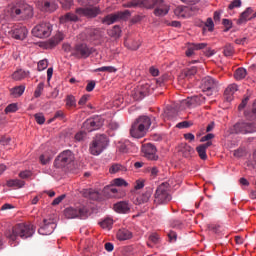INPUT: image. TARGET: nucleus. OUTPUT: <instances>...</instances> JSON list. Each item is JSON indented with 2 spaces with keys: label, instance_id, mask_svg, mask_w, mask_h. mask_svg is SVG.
Returning <instances> with one entry per match:
<instances>
[{
  "label": "nucleus",
  "instance_id": "1",
  "mask_svg": "<svg viewBox=\"0 0 256 256\" xmlns=\"http://www.w3.org/2000/svg\"><path fill=\"white\" fill-rule=\"evenodd\" d=\"M139 5L146 9H154L156 17H165L169 13V6L163 0H132L125 7H137Z\"/></svg>",
  "mask_w": 256,
  "mask_h": 256
},
{
  "label": "nucleus",
  "instance_id": "2",
  "mask_svg": "<svg viewBox=\"0 0 256 256\" xmlns=\"http://www.w3.org/2000/svg\"><path fill=\"white\" fill-rule=\"evenodd\" d=\"M35 227L32 224L20 223L16 224L11 229L6 230L5 237L10 241H17V237L21 239H29L33 237Z\"/></svg>",
  "mask_w": 256,
  "mask_h": 256
},
{
  "label": "nucleus",
  "instance_id": "3",
  "mask_svg": "<svg viewBox=\"0 0 256 256\" xmlns=\"http://www.w3.org/2000/svg\"><path fill=\"white\" fill-rule=\"evenodd\" d=\"M150 127H151V118H149L148 116H140L132 124L130 129V135L135 139H141L145 137Z\"/></svg>",
  "mask_w": 256,
  "mask_h": 256
},
{
  "label": "nucleus",
  "instance_id": "4",
  "mask_svg": "<svg viewBox=\"0 0 256 256\" xmlns=\"http://www.w3.org/2000/svg\"><path fill=\"white\" fill-rule=\"evenodd\" d=\"M7 13L13 19H27L33 17V8L28 4L18 3L14 6H9Z\"/></svg>",
  "mask_w": 256,
  "mask_h": 256
},
{
  "label": "nucleus",
  "instance_id": "5",
  "mask_svg": "<svg viewBox=\"0 0 256 256\" xmlns=\"http://www.w3.org/2000/svg\"><path fill=\"white\" fill-rule=\"evenodd\" d=\"M172 197L169 193V184L162 183L160 184L154 194V203L155 205H167L171 201Z\"/></svg>",
  "mask_w": 256,
  "mask_h": 256
},
{
  "label": "nucleus",
  "instance_id": "6",
  "mask_svg": "<svg viewBox=\"0 0 256 256\" xmlns=\"http://www.w3.org/2000/svg\"><path fill=\"white\" fill-rule=\"evenodd\" d=\"M108 143L109 140H107L106 135H97L90 144L89 151L91 155H101L103 150L107 147Z\"/></svg>",
  "mask_w": 256,
  "mask_h": 256
},
{
  "label": "nucleus",
  "instance_id": "7",
  "mask_svg": "<svg viewBox=\"0 0 256 256\" xmlns=\"http://www.w3.org/2000/svg\"><path fill=\"white\" fill-rule=\"evenodd\" d=\"M75 161V155L70 150L63 151L54 161V167L57 169H63V167H67V165H71Z\"/></svg>",
  "mask_w": 256,
  "mask_h": 256
},
{
  "label": "nucleus",
  "instance_id": "8",
  "mask_svg": "<svg viewBox=\"0 0 256 256\" xmlns=\"http://www.w3.org/2000/svg\"><path fill=\"white\" fill-rule=\"evenodd\" d=\"M52 31L53 26L51 25V23L43 22L32 29V34L34 35V37H38L39 39H45L51 36Z\"/></svg>",
  "mask_w": 256,
  "mask_h": 256
},
{
  "label": "nucleus",
  "instance_id": "9",
  "mask_svg": "<svg viewBox=\"0 0 256 256\" xmlns=\"http://www.w3.org/2000/svg\"><path fill=\"white\" fill-rule=\"evenodd\" d=\"M95 53V48L89 47L85 43L77 44L72 52L73 57H76V59H87L90 55H93Z\"/></svg>",
  "mask_w": 256,
  "mask_h": 256
},
{
  "label": "nucleus",
  "instance_id": "10",
  "mask_svg": "<svg viewBox=\"0 0 256 256\" xmlns=\"http://www.w3.org/2000/svg\"><path fill=\"white\" fill-rule=\"evenodd\" d=\"M87 208L80 207H68L64 210V216L66 219H85L87 218Z\"/></svg>",
  "mask_w": 256,
  "mask_h": 256
},
{
  "label": "nucleus",
  "instance_id": "11",
  "mask_svg": "<svg viewBox=\"0 0 256 256\" xmlns=\"http://www.w3.org/2000/svg\"><path fill=\"white\" fill-rule=\"evenodd\" d=\"M129 15H131L129 10H125L122 12L108 14L104 18H102L101 21L104 25H113V23H117V21H119L121 19H127V17H129Z\"/></svg>",
  "mask_w": 256,
  "mask_h": 256
},
{
  "label": "nucleus",
  "instance_id": "12",
  "mask_svg": "<svg viewBox=\"0 0 256 256\" xmlns=\"http://www.w3.org/2000/svg\"><path fill=\"white\" fill-rule=\"evenodd\" d=\"M215 87H217L216 79L210 76H206L205 78L202 79L201 89L203 93H206L208 97H211V95H213V91H215Z\"/></svg>",
  "mask_w": 256,
  "mask_h": 256
},
{
  "label": "nucleus",
  "instance_id": "13",
  "mask_svg": "<svg viewBox=\"0 0 256 256\" xmlns=\"http://www.w3.org/2000/svg\"><path fill=\"white\" fill-rule=\"evenodd\" d=\"M103 127V120L101 117L97 116L94 118H89L83 123V129L91 133V131H97Z\"/></svg>",
  "mask_w": 256,
  "mask_h": 256
},
{
  "label": "nucleus",
  "instance_id": "14",
  "mask_svg": "<svg viewBox=\"0 0 256 256\" xmlns=\"http://www.w3.org/2000/svg\"><path fill=\"white\" fill-rule=\"evenodd\" d=\"M235 133H241L242 135H247V133H255L256 126L249 122H238L234 125Z\"/></svg>",
  "mask_w": 256,
  "mask_h": 256
},
{
  "label": "nucleus",
  "instance_id": "15",
  "mask_svg": "<svg viewBox=\"0 0 256 256\" xmlns=\"http://www.w3.org/2000/svg\"><path fill=\"white\" fill-rule=\"evenodd\" d=\"M142 153L149 161H157V159H159V156H157V148L151 143L142 145Z\"/></svg>",
  "mask_w": 256,
  "mask_h": 256
},
{
  "label": "nucleus",
  "instance_id": "16",
  "mask_svg": "<svg viewBox=\"0 0 256 256\" xmlns=\"http://www.w3.org/2000/svg\"><path fill=\"white\" fill-rule=\"evenodd\" d=\"M28 33L29 31L27 30V27L23 25H17L11 31H9V35L13 37V39H18L19 41L26 39Z\"/></svg>",
  "mask_w": 256,
  "mask_h": 256
},
{
  "label": "nucleus",
  "instance_id": "17",
  "mask_svg": "<svg viewBox=\"0 0 256 256\" xmlns=\"http://www.w3.org/2000/svg\"><path fill=\"white\" fill-rule=\"evenodd\" d=\"M55 227H57V224L53 220L44 219L38 233L39 235H51L55 231Z\"/></svg>",
  "mask_w": 256,
  "mask_h": 256
},
{
  "label": "nucleus",
  "instance_id": "18",
  "mask_svg": "<svg viewBox=\"0 0 256 256\" xmlns=\"http://www.w3.org/2000/svg\"><path fill=\"white\" fill-rule=\"evenodd\" d=\"M76 13L78 15H84V17H88L89 19H93L99 13V8L97 7L78 8L76 9Z\"/></svg>",
  "mask_w": 256,
  "mask_h": 256
},
{
  "label": "nucleus",
  "instance_id": "19",
  "mask_svg": "<svg viewBox=\"0 0 256 256\" xmlns=\"http://www.w3.org/2000/svg\"><path fill=\"white\" fill-rule=\"evenodd\" d=\"M114 211H116V213L123 214L131 213V204L127 201H120L114 204Z\"/></svg>",
  "mask_w": 256,
  "mask_h": 256
},
{
  "label": "nucleus",
  "instance_id": "20",
  "mask_svg": "<svg viewBox=\"0 0 256 256\" xmlns=\"http://www.w3.org/2000/svg\"><path fill=\"white\" fill-rule=\"evenodd\" d=\"M118 241H127L133 238V233L127 229H120L116 233Z\"/></svg>",
  "mask_w": 256,
  "mask_h": 256
},
{
  "label": "nucleus",
  "instance_id": "21",
  "mask_svg": "<svg viewBox=\"0 0 256 256\" xmlns=\"http://www.w3.org/2000/svg\"><path fill=\"white\" fill-rule=\"evenodd\" d=\"M205 97L203 95H197V96H193L191 98H188L187 100V104L191 107H195L197 105H203V103H205Z\"/></svg>",
  "mask_w": 256,
  "mask_h": 256
},
{
  "label": "nucleus",
  "instance_id": "22",
  "mask_svg": "<svg viewBox=\"0 0 256 256\" xmlns=\"http://www.w3.org/2000/svg\"><path fill=\"white\" fill-rule=\"evenodd\" d=\"M180 153H182V155L186 159H189L190 157H192L195 154V149H193V147H191L190 145L182 144L180 146Z\"/></svg>",
  "mask_w": 256,
  "mask_h": 256
},
{
  "label": "nucleus",
  "instance_id": "23",
  "mask_svg": "<svg viewBox=\"0 0 256 256\" xmlns=\"http://www.w3.org/2000/svg\"><path fill=\"white\" fill-rule=\"evenodd\" d=\"M64 39H65V34H63L62 32H58L54 36V39H51L49 41L50 48L53 49V47H57V45H59V43H61V41H63Z\"/></svg>",
  "mask_w": 256,
  "mask_h": 256
},
{
  "label": "nucleus",
  "instance_id": "24",
  "mask_svg": "<svg viewBox=\"0 0 256 256\" xmlns=\"http://www.w3.org/2000/svg\"><path fill=\"white\" fill-rule=\"evenodd\" d=\"M237 91V85L236 84H230L225 92L224 95L226 97V101H231L233 99V94Z\"/></svg>",
  "mask_w": 256,
  "mask_h": 256
},
{
  "label": "nucleus",
  "instance_id": "25",
  "mask_svg": "<svg viewBox=\"0 0 256 256\" xmlns=\"http://www.w3.org/2000/svg\"><path fill=\"white\" fill-rule=\"evenodd\" d=\"M42 11L52 13V11L57 10V4L55 2H50V1H44L42 2Z\"/></svg>",
  "mask_w": 256,
  "mask_h": 256
},
{
  "label": "nucleus",
  "instance_id": "26",
  "mask_svg": "<svg viewBox=\"0 0 256 256\" xmlns=\"http://www.w3.org/2000/svg\"><path fill=\"white\" fill-rule=\"evenodd\" d=\"M84 197L87 199H91L92 201H97L99 199V192L93 190V189H86L83 192Z\"/></svg>",
  "mask_w": 256,
  "mask_h": 256
},
{
  "label": "nucleus",
  "instance_id": "27",
  "mask_svg": "<svg viewBox=\"0 0 256 256\" xmlns=\"http://www.w3.org/2000/svg\"><path fill=\"white\" fill-rule=\"evenodd\" d=\"M7 187H16V189H21L25 187V181L19 179H11L6 182Z\"/></svg>",
  "mask_w": 256,
  "mask_h": 256
},
{
  "label": "nucleus",
  "instance_id": "28",
  "mask_svg": "<svg viewBox=\"0 0 256 256\" xmlns=\"http://www.w3.org/2000/svg\"><path fill=\"white\" fill-rule=\"evenodd\" d=\"M29 75V71H25V70H17L12 74V79H14V81H22V79H25V77H27Z\"/></svg>",
  "mask_w": 256,
  "mask_h": 256
},
{
  "label": "nucleus",
  "instance_id": "29",
  "mask_svg": "<svg viewBox=\"0 0 256 256\" xmlns=\"http://www.w3.org/2000/svg\"><path fill=\"white\" fill-rule=\"evenodd\" d=\"M69 21H79V17L73 13H66L64 16L60 17V23H69Z\"/></svg>",
  "mask_w": 256,
  "mask_h": 256
},
{
  "label": "nucleus",
  "instance_id": "30",
  "mask_svg": "<svg viewBox=\"0 0 256 256\" xmlns=\"http://www.w3.org/2000/svg\"><path fill=\"white\" fill-rule=\"evenodd\" d=\"M107 33L109 37L119 39V37H121V27H119V25H115L113 28L109 29Z\"/></svg>",
  "mask_w": 256,
  "mask_h": 256
},
{
  "label": "nucleus",
  "instance_id": "31",
  "mask_svg": "<svg viewBox=\"0 0 256 256\" xmlns=\"http://www.w3.org/2000/svg\"><path fill=\"white\" fill-rule=\"evenodd\" d=\"M131 147H133V144L129 140H125L124 142H120L118 149L120 153H127Z\"/></svg>",
  "mask_w": 256,
  "mask_h": 256
},
{
  "label": "nucleus",
  "instance_id": "32",
  "mask_svg": "<svg viewBox=\"0 0 256 256\" xmlns=\"http://www.w3.org/2000/svg\"><path fill=\"white\" fill-rule=\"evenodd\" d=\"M247 77V70L245 68H237L234 72V79L241 81Z\"/></svg>",
  "mask_w": 256,
  "mask_h": 256
},
{
  "label": "nucleus",
  "instance_id": "33",
  "mask_svg": "<svg viewBox=\"0 0 256 256\" xmlns=\"http://www.w3.org/2000/svg\"><path fill=\"white\" fill-rule=\"evenodd\" d=\"M124 171H127V168L121 164H112L109 169V173H111L112 175H115V173H121Z\"/></svg>",
  "mask_w": 256,
  "mask_h": 256
},
{
  "label": "nucleus",
  "instance_id": "34",
  "mask_svg": "<svg viewBox=\"0 0 256 256\" xmlns=\"http://www.w3.org/2000/svg\"><path fill=\"white\" fill-rule=\"evenodd\" d=\"M65 101L67 109H75V107H77V99H75V96L68 95Z\"/></svg>",
  "mask_w": 256,
  "mask_h": 256
},
{
  "label": "nucleus",
  "instance_id": "35",
  "mask_svg": "<svg viewBox=\"0 0 256 256\" xmlns=\"http://www.w3.org/2000/svg\"><path fill=\"white\" fill-rule=\"evenodd\" d=\"M12 97H21L25 93V86H16L10 90Z\"/></svg>",
  "mask_w": 256,
  "mask_h": 256
},
{
  "label": "nucleus",
  "instance_id": "36",
  "mask_svg": "<svg viewBox=\"0 0 256 256\" xmlns=\"http://www.w3.org/2000/svg\"><path fill=\"white\" fill-rule=\"evenodd\" d=\"M223 53L225 57H232V55L235 53V48L231 44H226L224 46Z\"/></svg>",
  "mask_w": 256,
  "mask_h": 256
},
{
  "label": "nucleus",
  "instance_id": "37",
  "mask_svg": "<svg viewBox=\"0 0 256 256\" xmlns=\"http://www.w3.org/2000/svg\"><path fill=\"white\" fill-rule=\"evenodd\" d=\"M251 13H253V9L247 8V9L240 15L239 23H245V21H247V20L249 19Z\"/></svg>",
  "mask_w": 256,
  "mask_h": 256
},
{
  "label": "nucleus",
  "instance_id": "38",
  "mask_svg": "<svg viewBox=\"0 0 256 256\" xmlns=\"http://www.w3.org/2000/svg\"><path fill=\"white\" fill-rule=\"evenodd\" d=\"M17 111H19V106H17V103H12L5 108L4 113L9 115V113H17Z\"/></svg>",
  "mask_w": 256,
  "mask_h": 256
},
{
  "label": "nucleus",
  "instance_id": "39",
  "mask_svg": "<svg viewBox=\"0 0 256 256\" xmlns=\"http://www.w3.org/2000/svg\"><path fill=\"white\" fill-rule=\"evenodd\" d=\"M95 72H103V73H115L117 72V68L113 67V66H103L100 68H97L95 70Z\"/></svg>",
  "mask_w": 256,
  "mask_h": 256
},
{
  "label": "nucleus",
  "instance_id": "40",
  "mask_svg": "<svg viewBox=\"0 0 256 256\" xmlns=\"http://www.w3.org/2000/svg\"><path fill=\"white\" fill-rule=\"evenodd\" d=\"M55 119H59L60 121H65V113L61 110H58L57 112H55L53 118L48 120V123H53Z\"/></svg>",
  "mask_w": 256,
  "mask_h": 256
},
{
  "label": "nucleus",
  "instance_id": "41",
  "mask_svg": "<svg viewBox=\"0 0 256 256\" xmlns=\"http://www.w3.org/2000/svg\"><path fill=\"white\" fill-rule=\"evenodd\" d=\"M196 151H197L200 159H202V161H206V159H207V149H205L201 145H199L198 147H196Z\"/></svg>",
  "mask_w": 256,
  "mask_h": 256
},
{
  "label": "nucleus",
  "instance_id": "42",
  "mask_svg": "<svg viewBox=\"0 0 256 256\" xmlns=\"http://www.w3.org/2000/svg\"><path fill=\"white\" fill-rule=\"evenodd\" d=\"M112 184L115 187H127V185H129V183H127V181H125V179L123 178H116L112 181Z\"/></svg>",
  "mask_w": 256,
  "mask_h": 256
},
{
  "label": "nucleus",
  "instance_id": "43",
  "mask_svg": "<svg viewBox=\"0 0 256 256\" xmlns=\"http://www.w3.org/2000/svg\"><path fill=\"white\" fill-rule=\"evenodd\" d=\"M112 225H113V219L111 218H106L102 222H100V227H102V229H111Z\"/></svg>",
  "mask_w": 256,
  "mask_h": 256
},
{
  "label": "nucleus",
  "instance_id": "44",
  "mask_svg": "<svg viewBox=\"0 0 256 256\" xmlns=\"http://www.w3.org/2000/svg\"><path fill=\"white\" fill-rule=\"evenodd\" d=\"M187 7H178L175 10V15L178 17H182V19H185L187 17Z\"/></svg>",
  "mask_w": 256,
  "mask_h": 256
},
{
  "label": "nucleus",
  "instance_id": "45",
  "mask_svg": "<svg viewBox=\"0 0 256 256\" xmlns=\"http://www.w3.org/2000/svg\"><path fill=\"white\" fill-rule=\"evenodd\" d=\"M197 73V67H191L190 69H187L185 72H184V77L186 79H191V77H193L194 75H196Z\"/></svg>",
  "mask_w": 256,
  "mask_h": 256
},
{
  "label": "nucleus",
  "instance_id": "46",
  "mask_svg": "<svg viewBox=\"0 0 256 256\" xmlns=\"http://www.w3.org/2000/svg\"><path fill=\"white\" fill-rule=\"evenodd\" d=\"M43 89H45V83L40 82L37 87L36 90L34 92V97L37 99L39 98V96L43 93Z\"/></svg>",
  "mask_w": 256,
  "mask_h": 256
},
{
  "label": "nucleus",
  "instance_id": "47",
  "mask_svg": "<svg viewBox=\"0 0 256 256\" xmlns=\"http://www.w3.org/2000/svg\"><path fill=\"white\" fill-rule=\"evenodd\" d=\"M117 188H114L113 186H107L104 188V193H107L110 197H115L117 195Z\"/></svg>",
  "mask_w": 256,
  "mask_h": 256
},
{
  "label": "nucleus",
  "instance_id": "48",
  "mask_svg": "<svg viewBox=\"0 0 256 256\" xmlns=\"http://www.w3.org/2000/svg\"><path fill=\"white\" fill-rule=\"evenodd\" d=\"M138 93L140 95V99H143V97H147V95H149V85L146 84L142 86Z\"/></svg>",
  "mask_w": 256,
  "mask_h": 256
},
{
  "label": "nucleus",
  "instance_id": "49",
  "mask_svg": "<svg viewBox=\"0 0 256 256\" xmlns=\"http://www.w3.org/2000/svg\"><path fill=\"white\" fill-rule=\"evenodd\" d=\"M47 67H49V61H47V59L38 62V71H45Z\"/></svg>",
  "mask_w": 256,
  "mask_h": 256
},
{
  "label": "nucleus",
  "instance_id": "50",
  "mask_svg": "<svg viewBox=\"0 0 256 256\" xmlns=\"http://www.w3.org/2000/svg\"><path fill=\"white\" fill-rule=\"evenodd\" d=\"M34 118L36 123H38V125H43V123H45V116L43 115V113L35 114Z\"/></svg>",
  "mask_w": 256,
  "mask_h": 256
},
{
  "label": "nucleus",
  "instance_id": "51",
  "mask_svg": "<svg viewBox=\"0 0 256 256\" xmlns=\"http://www.w3.org/2000/svg\"><path fill=\"white\" fill-rule=\"evenodd\" d=\"M151 195H153V191L147 190L145 193L142 194V202L147 203L151 199Z\"/></svg>",
  "mask_w": 256,
  "mask_h": 256
},
{
  "label": "nucleus",
  "instance_id": "52",
  "mask_svg": "<svg viewBox=\"0 0 256 256\" xmlns=\"http://www.w3.org/2000/svg\"><path fill=\"white\" fill-rule=\"evenodd\" d=\"M61 3L63 9H71V5H73V0H58Z\"/></svg>",
  "mask_w": 256,
  "mask_h": 256
},
{
  "label": "nucleus",
  "instance_id": "53",
  "mask_svg": "<svg viewBox=\"0 0 256 256\" xmlns=\"http://www.w3.org/2000/svg\"><path fill=\"white\" fill-rule=\"evenodd\" d=\"M241 7V0H233L229 6L228 9L233 10Z\"/></svg>",
  "mask_w": 256,
  "mask_h": 256
},
{
  "label": "nucleus",
  "instance_id": "54",
  "mask_svg": "<svg viewBox=\"0 0 256 256\" xmlns=\"http://www.w3.org/2000/svg\"><path fill=\"white\" fill-rule=\"evenodd\" d=\"M31 175H33V173L29 170H24L19 173L20 179H29V177H31Z\"/></svg>",
  "mask_w": 256,
  "mask_h": 256
},
{
  "label": "nucleus",
  "instance_id": "55",
  "mask_svg": "<svg viewBox=\"0 0 256 256\" xmlns=\"http://www.w3.org/2000/svg\"><path fill=\"white\" fill-rule=\"evenodd\" d=\"M87 137V133L85 131H80L75 135L76 141H83Z\"/></svg>",
  "mask_w": 256,
  "mask_h": 256
},
{
  "label": "nucleus",
  "instance_id": "56",
  "mask_svg": "<svg viewBox=\"0 0 256 256\" xmlns=\"http://www.w3.org/2000/svg\"><path fill=\"white\" fill-rule=\"evenodd\" d=\"M205 25L208 28V31H213V28L215 27L212 18H207Z\"/></svg>",
  "mask_w": 256,
  "mask_h": 256
},
{
  "label": "nucleus",
  "instance_id": "57",
  "mask_svg": "<svg viewBox=\"0 0 256 256\" xmlns=\"http://www.w3.org/2000/svg\"><path fill=\"white\" fill-rule=\"evenodd\" d=\"M81 5H95L99 0H78Z\"/></svg>",
  "mask_w": 256,
  "mask_h": 256
},
{
  "label": "nucleus",
  "instance_id": "58",
  "mask_svg": "<svg viewBox=\"0 0 256 256\" xmlns=\"http://www.w3.org/2000/svg\"><path fill=\"white\" fill-rule=\"evenodd\" d=\"M215 138V135L212 134V133H209L205 136H203L201 139H200V143H205V141H210V139H214Z\"/></svg>",
  "mask_w": 256,
  "mask_h": 256
},
{
  "label": "nucleus",
  "instance_id": "59",
  "mask_svg": "<svg viewBox=\"0 0 256 256\" xmlns=\"http://www.w3.org/2000/svg\"><path fill=\"white\" fill-rule=\"evenodd\" d=\"M192 45L196 51H201V49H205V47H207V43H196Z\"/></svg>",
  "mask_w": 256,
  "mask_h": 256
},
{
  "label": "nucleus",
  "instance_id": "60",
  "mask_svg": "<svg viewBox=\"0 0 256 256\" xmlns=\"http://www.w3.org/2000/svg\"><path fill=\"white\" fill-rule=\"evenodd\" d=\"M49 161H51V158H49V156H46L45 154H42L40 156V163H42V165H47Z\"/></svg>",
  "mask_w": 256,
  "mask_h": 256
},
{
  "label": "nucleus",
  "instance_id": "61",
  "mask_svg": "<svg viewBox=\"0 0 256 256\" xmlns=\"http://www.w3.org/2000/svg\"><path fill=\"white\" fill-rule=\"evenodd\" d=\"M63 199H65V194H62V195L58 196L57 198H55V199L52 201V205H53V206L59 205V203H61V201H63Z\"/></svg>",
  "mask_w": 256,
  "mask_h": 256
},
{
  "label": "nucleus",
  "instance_id": "62",
  "mask_svg": "<svg viewBox=\"0 0 256 256\" xmlns=\"http://www.w3.org/2000/svg\"><path fill=\"white\" fill-rule=\"evenodd\" d=\"M248 102H249V96H246V97L242 100L241 104L238 106L239 111H241V109H245V107L247 106V103H248Z\"/></svg>",
  "mask_w": 256,
  "mask_h": 256
},
{
  "label": "nucleus",
  "instance_id": "63",
  "mask_svg": "<svg viewBox=\"0 0 256 256\" xmlns=\"http://www.w3.org/2000/svg\"><path fill=\"white\" fill-rule=\"evenodd\" d=\"M168 238H169V240H170L171 242L177 241V232H175V231H170V232L168 233Z\"/></svg>",
  "mask_w": 256,
  "mask_h": 256
},
{
  "label": "nucleus",
  "instance_id": "64",
  "mask_svg": "<svg viewBox=\"0 0 256 256\" xmlns=\"http://www.w3.org/2000/svg\"><path fill=\"white\" fill-rule=\"evenodd\" d=\"M93 89H95V81H90L86 86V91H88V93H91Z\"/></svg>",
  "mask_w": 256,
  "mask_h": 256
}]
</instances>
